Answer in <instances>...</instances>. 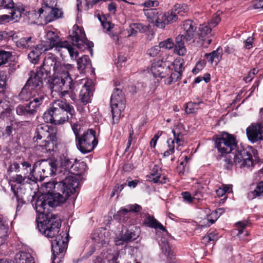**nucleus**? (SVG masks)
I'll use <instances>...</instances> for the list:
<instances>
[{"mask_svg":"<svg viewBox=\"0 0 263 263\" xmlns=\"http://www.w3.org/2000/svg\"><path fill=\"white\" fill-rule=\"evenodd\" d=\"M55 162L57 174L59 177L64 176V177L61 181L56 182L54 189H57L66 197H69L79 190V180L71 175H81L85 171L86 164L84 162L70 159L64 155L60 157L59 162Z\"/></svg>","mask_w":263,"mask_h":263,"instance_id":"obj_1","label":"nucleus"},{"mask_svg":"<svg viewBox=\"0 0 263 263\" xmlns=\"http://www.w3.org/2000/svg\"><path fill=\"white\" fill-rule=\"evenodd\" d=\"M215 147L223 156L226 154L224 167L227 170L232 168L235 164L241 163V167H249L254 164L252 155L243 148H237V142L233 135L223 133L215 140Z\"/></svg>","mask_w":263,"mask_h":263,"instance_id":"obj_2","label":"nucleus"},{"mask_svg":"<svg viewBox=\"0 0 263 263\" xmlns=\"http://www.w3.org/2000/svg\"><path fill=\"white\" fill-rule=\"evenodd\" d=\"M40 217H36L37 227L39 231L46 237L55 239L51 241L52 252V263H60L64 257L68 241V236L63 239V236L59 235L62 221L58 215H47L43 218V221H39Z\"/></svg>","mask_w":263,"mask_h":263,"instance_id":"obj_3","label":"nucleus"},{"mask_svg":"<svg viewBox=\"0 0 263 263\" xmlns=\"http://www.w3.org/2000/svg\"><path fill=\"white\" fill-rule=\"evenodd\" d=\"M48 56L53 60L51 70H52L54 73L49 84L52 92H59L61 98L67 94L69 95L74 83L69 73L72 65L62 63L52 53H48Z\"/></svg>","mask_w":263,"mask_h":263,"instance_id":"obj_4","label":"nucleus"},{"mask_svg":"<svg viewBox=\"0 0 263 263\" xmlns=\"http://www.w3.org/2000/svg\"><path fill=\"white\" fill-rule=\"evenodd\" d=\"M75 115L73 107L62 100L55 101L52 106L43 115L46 122L61 124L66 121L72 122L71 119Z\"/></svg>","mask_w":263,"mask_h":263,"instance_id":"obj_5","label":"nucleus"},{"mask_svg":"<svg viewBox=\"0 0 263 263\" xmlns=\"http://www.w3.org/2000/svg\"><path fill=\"white\" fill-rule=\"evenodd\" d=\"M68 197L60 193L48 192L42 194L36 200L33 199L31 202L36 212L39 214L38 217L42 216L43 218L47 216V215H50L49 208L60 205L61 203L65 202Z\"/></svg>","mask_w":263,"mask_h":263,"instance_id":"obj_6","label":"nucleus"},{"mask_svg":"<svg viewBox=\"0 0 263 263\" xmlns=\"http://www.w3.org/2000/svg\"><path fill=\"white\" fill-rule=\"evenodd\" d=\"M52 60V59H49L47 53L42 65L36 69L34 75L30 76L25 85L32 90L43 88V80L51 77V66L53 63Z\"/></svg>","mask_w":263,"mask_h":263,"instance_id":"obj_7","label":"nucleus"},{"mask_svg":"<svg viewBox=\"0 0 263 263\" xmlns=\"http://www.w3.org/2000/svg\"><path fill=\"white\" fill-rule=\"evenodd\" d=\"M69 36L72 42L71 46L76 50L78 51L75 47L82 51L88 49L91 56L92 55V47L93 46V43L87 40L83 29L75 25L73 26L71 33Z\"/></svg>","mask_w":263,"mask_h":263,"instance_id":"obj_8","label":"nucleus"},{"mask_svg":"<svg viewBox=\"0 0 263 263\" xmlns=\"http://www.w3.org/2000/svg\"><path fill=\"white\" fill-rule=\"evenodd\" d=\"M112 123L117 124L120 118L121 112L125 108V98L122 90L115 88L110 98Z\"/></svg>","mask_w":263,"mask_h":263,"instance_id":"obj_9","label":"nucleus"},{"mask_svg":"<svg viewBox=\"0 0 263 263\" xmlns=\"http://www.w3.org/2000/svg\"><path fill=\"white\" fill-rule=\"evenodd\" d=\"M36 171L33 175L34 179L36 181H42L49 176L57 174L56 162L52 159L42 160L35 162Z\"/></svg>","mask_w":263,"mask_h":263,"instance_id":"obj_10","label":"nucleus"},{"mask_svg":"<svg viewBox=\"0 0 263 263\" xmlns=\"http://www.w3.org/2000/svg\"><path fill=\"white\" fill-rule=\"evenodd\" d=\"M76 146L82 154H87L93 150L97 145L98 141L96 137V132L88 129L83 132V134L76 141Z\"/></svg>","mask_w":263,"mask_h":263,"instance_id":"obj_11","label":"nucleus"},{"mask_svg":"<svg viewBox=\"0 0 263 263\" xmlns=\"http://www.w3.org/2000/svg\"><path fill=\"white\" fill-rule=\"evenodd\" d=\"M47 39L49 42L48 45L49 49H52L53 47L56 50L60 51L61 48H65L68 52L71 59H76L79 55L78 51L76 50L69 43L65 41H60L58 35L53 31H48L46 34Z\"/></svg>","mask_w":263,"mask_h":263,"instance_id":"obj_12","label":"nucleus"},{"mask_svg":"<svg viewBox=\"0 0 263 263\" xmlns=\"http://www.w3.org/2000/svg\"><path fill=\"white\" fill-rule=\"evenodd\" d=\"M78 95L81 102L86 104L89 102L92 92L91 91L89 85L86 83L83 84L81 82L76 81L73 84L69 97L73 101H75Z\"/></svg>","mask_w":263,"mask_h":263,"instance_id":"obj_13","label":"nucleus"},{"mask_svg":"<svg viewBox=\"0 0 263 263\" xmlns=\"http://www.w3.org/2000/svg\"><path fill=\"white\" fill-rule=\"evenodd\" d=\"M213 35L211 26L206 23L200 24L196 32L197 39L195 45L198 47H207L212 42L210 37Z\"/></svg>","mask_w":263,"mask_h":263,"instance_id":"obj_14","label":"nucleus"},{"mask_svg":"<svg viewBox=\"0 0 263 263\" xmlns=\"http://www.w3.org/2000/svg\"><path fill=\"white\" fill-rule=\"evenodd\" d=\"M151 70L155 77L165 78L171 72V63L160 60L155 61L152 64Z\"/></svg>","mask_w":263,"mask_h":263,"instance_id":"obj_15","label":"nucleus"},{"mask_svg":"<svg viewBox=\"0 0 263 263\" xmlns=\"http://www.w3.org/2000/svg\"><path fill=\"white\" fill-rule=\"evenodd\" d=\"M58 137L56 130L52 129L51 133L42 144L36 145V149L43 153L54 151L58 144Z\"/></svg>","mask_w":263,"mask_h":263,"instance_id":"obj_16","label":"nucleus"},{"mask_svg":"<svg viewBox=\"0 0 263 263\" xmlns=\"http://www.w3.org/2000/svg\"><path fill=\"white\" fill-rule=\"evenodd\" d=\"M182 29L183 30V34H179L182 35L183 38L185 39V41L188 44L192 42L196 43L197 35L195 32H197V26L196 24L190 20H187L183 22L182 25Z\"/></svg>","mask_w":263,"mask_h":263,"instance_id":"obj_17","label":"nucleus"},{"mask_svg":"<svg viewBox=\"0 0 263 263\" xmlns=\"http://www.w3.org/2000/svg\"><path fill=\"white\" fill-rule=\"evenodd\" d=\"M247 137L252 143L263 140V126L260 123L252 124L246 129Z\"/></svg>","mask_w":263,"mask_h":263,"instance_id":"obj_18","label":"nucleus"},{"mask_svg":"<svg viewBox=\"0 0 263 263\" xmlns=\"http://www.w3.org/2000/svg\"><path fill=\"white\" fill-rule=\"evenodd\" d=\"M54 3V2L52 4L50 2L49 4H46L45 6L46 24L59 18L63 14L61 9L54 7L57 6V3L55 4Z\"/></svg>","mask_w":263,"mask_h":263,"instance_id":"obj_19","label":"nucleus"},{"mask_svg":"<svg viewBox=\"0 0 263 263\" xmlns=\"http://www.w3.org/2000/svg\"><path fill=\"white\" fill-rule=\"evenodd\" d=\"M11 189L13 192L17 201L16 215L21 214L23 211V206L26 203L23 196V195L25 194V189L20 187V186H16V185H12Z\"/></svg>","mask_w":263,"mask_h":263,"instance_id":"obj_20","label":"nucleus"},{"mask_svg":"<svg viewBox=\"0 0 263 263\" xmlns=\"http://www.w3.org/2000/svg\"><path fill=\"white\" fill-rule=\"evenodd\" d=\"M140 232V228L138 227H134L126 230L124 234H122L121 238L116 241V244L120 245L124 242L136 240L139 237Z\"/></svg>","mask_w":263,"mask_h":263,"instance_id":"obj_21","label":"nucleus"},{"mask_svg":"<svg viewBox=\"0 0 263 263\" xmlns=\"http://www.w3.org/2000/svg\"><path fill=\"white\" fill-rule=\"evenodd\" d=\"M127 207L128 209H122L115 216L121 222L127 221L129 212L137 213L142 210V207L138 204H129Z\"/></svg>","mask_w":263,"mask_h":263,"instance_id":"obj_22","label":"nucleus"},{"mask_svg":"<svg viewBox=\"0 0 263 263\" xmlns=\"http://www.w3.org/2000/svg\"><path fill=\"white\" fill-rule=\"evenodd\" d=\"M50 127L46 124H40L37 125L35 128L34 136L32 140L34 142L39 143V141L41 140L43 138L47 137L51 133Z\"/></svg>","mask_w":263,"mask_h":263,"instance_id":"obj_23","label":"nucleus"},{"mask_svg":"<svg viewBox=\"0 0 263 263\" xmlns=\"http://www.w3.org/2000/svg\"><path fill=\"white\" fill-rule=\"evenodd\" d=\"M161 168L158 165H155L152 170L149 178L154 183H160L161 184L166 182L167 178L165 176H162Z\"/></svg>","mask_w":263,"mask_h":263,"instance_id":"obj_24","label":"nucleus"},{"mask_svg":"<svg viewBox=\"0 0 263 263\" xmlns=\"http://www.w3.org/2000/svg\"><path fill=\"white\" fill-rule=\"evenodd\" d=\"M34 36H25L20 39L16 42L18 47L22 49H32L36 42Z\"/></svg>","mask_w":263,"mask_h":263,"instance_id":"obj_25","label":"nucleus"},{"mask_svg":"<svg viewBox=\"0 0 263 263\" xmlns=\"http://www.w3.org/2000/svg\"><path fill=\"white\" fill-rule=\"evenodd\" d=\"M147 26L142 23L130 24L127 29L128 36H135L138 32L144 33L148 30Z\"/></svg>","mask_w":263,"mask_h":263,"instance_id":"obj_26","label":"nucleus"},{"mask_svg":"<svg viewBox=\"0 0 263 263\" xmlns=\"http://www.w3.org/2000/svg\"><path fill=\"white\" fill-rule=\"evenodd\" d=\"M185 39L183 38L182 35H178L175 39V43H174L175 53L180 55L183 56L186 53V49L184 45V41Z\"/></svg>","mask_w":263,"mask_h":263,"instance_id":"obj_27","label":"nucleus"},{"mask_svg":"<svg viewBox=\"0 0 263 263\" xmlns=\"http://www.w3.org/2000/svg\"><path fill=\"white\" fill-rule=\"evenodd\" d=\"M144 224L149 228L157 230L159 229L163 232H167L164 226L160 223L154 216L148 214L144 220Z\"/></svg>","mask_w":263,"mask_h":263,"instance_id":"obj_28","label":"nucleus"},{"mask_svg":"<svg viewBox=\"0 0 263 263\" xmlns=\"http://www.w3.org/2000/svg\"><path fill=\"white\" fill-rule=\"evenodd\" d=\"M16 111L18 115L30 116L34 115L37 110L33 108L29 102L26 105H19L16 108Z\"/></svg>","mask_w":263,"mask_h":263,"instance_id":"obj_29","label":"nucleus"},{"mask_svg":"<svg viewBox=\"0 0 263 263\" xmlns=\"http://www.w3.org/2000/svg\"><path fill=\"white\" fill-rule=\"evenodd\" d=\"M15 260L16 263H34L31 254L23 251H20L16 254Z\"/></svg>","mask_w":263,"mask_h":263,"instance_id":"obj_30","label":"nucleus"},{"mask_svg":"<svg viewBox=\"0 0 263 263\" xmlns=\"http://www.w3.org/2000/svg\"><path fill=\"white\" fill-rule=\"evenodd\" d=\"M160 246L162 253L166 256L168 260H171L174 258L173 247L167 241L161 240Z\"/></svg>","mask_w":263,"mask_h":263,"instance_id":"obj_31","label":"nucleus"},{"mask_svg":"<svg viewBox=\"0 0 263 263\" xmlns=\"http://www.w3.org/2000/svg\"><path fill=\"white\" fill-rule=\"evenodd\" d=\"M77 65L79 70L83 72L87 68L91 66V61L88 55H83L77 61Z\"/></svg>","mask_w":263,"mask_h":263,"instance_id":"obj_32","label":"nucleus"},{"mask_svg":"<svg viewBox=\"0 0 263 263\" xmlns=\"http://www.w3.org/2000/svg\"><path fill=\"white\" fill-rule=\"evenodd\" d=\"M260 196L263 197V181L259 182L253 191L248 193V198L249 200Z\"/></svg>","mask_w":263,"mask_h":263,"instance_id":"obj_33","label":"nucleus"},{"mask_svg":"<svg viewBox=\"0 0 263 263\" xmlns=\"http://www.w3.org/2000/svg\"><path fill=\"white\" fill-rule=\"evenodd\" d=\"M45 6H42V7L38 9H35L30 13V15H31V17L35 20H39L41 22L43 20L46 23V14L45 12Z\"/></svg>","mask_w":263,"mask_h":263,"instance_id":"obj_34","label":"nucleus"},{"mask_svg":"<svg viewBox=\"0 0 263 263\" xmlns=\"http://www.w3.org/2000/svg\"><path fill=\"white\" fill-rule=\"evenodd\" d=\"M21 165L22 166V170L23 171V174L24 175H27L28 177L31 176L33 177V175L36 171L35 168H34L35 163L33 165V166H31V164L27 161H23L21 163Z\"/></svg>","mask_w":263,"mask_h":263,"instance_id":"obj_35","label":"nucleus"},{"mask_svg":"<svg viewBox=\"0 0 263 263\" xmlns=\"http://www.w3.org/2000/svg\"><path fill=\"white\" fill-rule=\"evenodd\" d=\"M32 90L31 89L25 85L18 95L19 99L26 101L30 100L32 96Z\"/></svg>","mask_w":263,"mask_h":263,"instance_id":"obj_36","label":"nucleus"},{"mask_svg":"<svg viewBox=\"0 0 263 263\" xmlns=\"http://www.w3.org/2000/svg\"><path fill=\"white\" fill-rule=\"evenodd\" d=\"M184 63V60L182 58L176 59L173 63H171V71L174 69L175 71L182 73L184 69L183 66Z\"/></svg>","mask_w":263,"mask_h":263,"instance_id":"obj_37","label":"nucleus"},{"mask_svg":"<svg viewBox=\"0 0 263 263\" xmlns=\"http://www.w3.org/2000/svg\"><path fill=\"white\" fill-rule=\"evenodd\" d=\"M12 12L15 13L16 21H17L22 16V13L25 10V7L22 4L14 3V7L12 8Z\"/></svg>","mask_w":263,"mask_h":263,"instance_id":"obj_38","label":"nucleus"},{"mask_svg":"<svg viewBox=\"0 0 263 263\" xmlns=\"http://www.w3.org/2000/svg\"><path fill=\"white\" fill-rule=\"evenodd\" d=\"M164 16V13H162V12L160 13H159L157 15L156 18L154 20V22H153L157 27L164 28L167 24V23L165 22V17Z\"/></svg>","mask_w":263,"mask_h":263,"instance_id":"obj_39","label":"nucleus"},{"mask_svg":"<svg viewBox=\"0 0 263 263\" xmlns=\"http://www.w3.org/2000/svg\"><path fill=\"white\" fill-rule=\"evenodd\" d=\"M164 16L165 17L166 19L165 22L167 23V24L176 22L178 18L177 12L174 10L173 8L168 12L164 13Z\"/></svg>","mask_w":263,"mask_h":263,"instance_id":"obj_40","label":"nucleus"},{"mask_svg":"<svg viewBox=\"0 0 263 263\" xmlns=\"http://www.w3.org/2000/svg\"><path fill=\"white\" fill-rule=\"evenodd\" d=\"M202 103V101L199 102H189L186 104L185 112L187 114H193L197 111L198 107L197 106Z\"/></svg>","mask_w":263,"mask_h":263,"instance_id":"obj_41","label":"nucleus"},{"mask_svg":"<svg viewBox=\"0 0 263 263\" xmlns=\"http://www.w3.org/2000/svg\"><path fill=\"white\" fill-rule=\"evenodd\" d=\"M169 75L170 77L166 80L165 83L170 85L172 82H175L180 79L182 76V73L174 70V72L171 71Z\"/></svg>","mask_w":263,"mask_h":263,"instance_id":"obj_42","label":"nucleus"},{"mask_svg":"<svg viewBox=\"0 0 263 263\" xmlns=\"http://www.w3.org/2000/svg\"><path fill=\"white\" fill-rule=\"evenodd\" d=\"M143 11L147 18L151 20L152 22H154V20L156 18L157 15L159 13V11L156 9H144Z\"/></svg>","mask_w":263,"mask_h":263,"instance_id":"obj_43","label":"nucleus"},{"mask_svg":"<svg viewBox=\"0 0 263 263\" xmlns=\"http://www.w3.org/2000/svg\"><path fill=\"white\" fill-rule=\"evenodd\" d=\"M11 15L3 14L0 15V25L4 24L11 21H15V13L11 12Z\"/></svg>","mask_w":263,"mask_h":263,"instance_id":"obj_44","label":"nucleus"},{"mask_svg":"<svg viewBox=\"0 0 263 263\" xmlns=\"http://www.w3.org/2000/svg\"><path fill=\"white\" fill-rule=\"evenodd\" d=\"M40 55L41 54L32 48V50L28 55V58L32 63L36 64L38 62Z\"/></svg>","mask_w":263,"mask_h":263,"instance_id":"obj_45","label":"nucleus"},{"mask_svg":"<svg viewBox=\"0 0 263 263\" xmlns=\"http://www.w3.org/2000/svg\"><path fill=\"white\" fill-rule=\"evenodd\" d=\"M174 10L177 12V14L182 15V13H185L188 11V7L185 4H176L173 7Z\"/></svg>","mask_w":263,"mask_h":263,"instance_id":"obj_46","label":"nucleus"},{"mask_svg":"<svg viewBox=\"0 0 263 263\" xmlns=\"http://www.w3.org/2000/svg\"><path fill=\"white\" fill-rule=\"evenodd\" d=\"M11 56L12 54L10 52L5 51H0V66L6 63Z\"/></svg>","mask_w":263,"mask_h":263,"instance_id":"obj_47","label":"nucleus"},{"mask_svg":"<svg viewBox=\"0 0 263 263\" xmlns=\"http://www.w3.org/2000/svg\"><path fill=\"white\" fill-rule=\"evenodd\" d=\"M159 45L160 48L165 49H171L174 47V43L172 39L168 38L164 41L160 42Z\"/></svg>","mask_w":263,"mask_h":263,"instance_id":"obj_48","label":"nucleus"},{"mask_svg":"<svg viewBox=\"0 0 263 263\" xmlns=\"http://www.w3.org/2000/svg\"><path fill=\"white\" fill-rule=\"evenodd\" d=\"M45 99H38L37 98L32 97L30 100V105L36 110L42 104Z\"/></svg>","mask_w":263,"mask_h":263,"instance_id":"obj_49","label":"nucleus"},{"mask_svg":"<svg viewBox=\"0 0 263 263\" xmlns=\"http://www.w3.org/2000/svg\"><path fill=\"white\" fill-rule=\"evenodd\" d=\"M32 48L34 49L40 54H41L47 50H50L47 45L44 44L43 43L39 44L36 45H35L34 47Z\"/></svg>","mask_w":263,"mask_h":263,"instance_id":"obj_50","label":"nucleus"},{"mask_svg":"<svg viewBox=\"0 0 263 263\" xmlns=\"http://www.w3.org/2000/svg\"><path fill=\"white\" fill-rule=\"evenodd\" d=\"M172 133H173L174 139L176 140V143L180 145V142L183 141V135L178 128L173 129Z\"/></svg>","mask_w":263,"mask_h":263,"instance_id":"obj_51","label":"nucleus"},{"mask_svg":"<svg viewBox=\"0 0 263 263\" xmlns=\"http://www.w3.org/2000/svg\"><path fill=\"white\" fill-rule=\"evenodd\" d=\"M218 236L216 233L214 232L209 233L206 236L203 238V240L205 242H210L211 241H216L218 240Z\"/></svg>","mask_w":263,"mask_h":263,"instance_id":"obj_52","label":"nucleus"},{"mask_svg":"<svg viewBox=\"0 0 263 263\" xmlns=\"http://www.w3.org/2000/svg\"><path fill=\"white\" fill-rule=\"evenodd\" d=\"M72 129L76 137V141L82 136L84 132L80 125L74 124L72 126Z\"/></svg>","mask_w":263,"mask_h":263,"instance_id":"obj_53","label":"nucleus"},{"mask_svg":"<svg viewBox=\"0 0 263 263\" xmlns=\"http://www.w3.org/2000/svg\"><path fill=\"white\" fill-rule=\"evenodd\" d=\"M29 177L27 175H24L23 176L22 175H16L15 176L13 177L14 181L16 182L18 184H24L25 182L28 181Z\"/></svg>","mask_w":263,"mask_h":263,"instance_id":"obj_54","label":"nucleus"},{"mask_svg":"<svg viewBox=\"0 0 263 263\" xmlns=\"http://www.w3.org/2000/svg\"><path fill=\"white\" fill-rule=\"evenodd\" d=\"M32 97L37 98L38 99H45L46 95L43 90V88L39 89H34L32 90Z\"/></svg>","mask_w":263,"mask_h":263,"instance_id":"obj_55","label":"nucleus"},{"mask_svg":"<svg viewBox=\"0 0 263 263\" xmlns=\"http://www.w3.org/2000/svg\"><path fill=\"white\" fill-rule=\"evenodd\" d=\"M160 48L159 45L154 46L147 51V54L150 57H155L160 52Z\"/></svg>","mask_w":263,"mask_h":263,"instance_id":"obj_56","label":"nucleus"},{"mask_svg":"<svg viewBox=\"0 0 263 263\" xmlns=\"http://www.w3.org/2000/svg\"><path fill=\"white\" fill-rule=\"evenodd\" d=\"M0 7L11 10L14 7V2L12 0H2L0 2Z\"/></svg>","mask_w":263,"mask_h":263,"instance_id":"obj_57","label":"nucleus"},{"mask_svg":"<svg viewBox=\"0 0 263 263\" xmlns=\"http://www.w3.org/2000/svg\"><path fill=\"white\" fill-rule=\"evenodd\" d=\"M220 21L221 18L219 17V15L218 14H215L213 16L210 22L206 24L211 26V28L212 29V28L216 27L220 22Z\"/></svg>","mask_w":263,"mask_h":263,"instance_id":"obj_58","label":"nucleus"},{"mask_svg":"<svg viewBox=\"0 0 263 263\" xmlns=\"http://www.w3.org/2000/svg\"><path fill=\"white\" fill-rule=\"evenodd\" d=\"M222 51V48L219 47L216 50H214L212 52H211L212 54L214 56V57L215 58V62H216V63L220 61V59L221 58Z\"/></svg>","mask_w":263,"mask_h":263,"instance_id":"obj_59","label":"nucleus"},{"mask_svg":"<svg viewBox=\"0 0 263 263\" xmlns=\"http://www.w3.org/2000/svg\"><path fill=\"white\" fill-rule=\"evenodd\" d=\"M205 63L206 62L204 60L198 62L197 63L196 66L193 69V73L196 74L199 71L201 70L205 65Z\"/></svg>","mask_w":263,"mask_h":263,"instance_id":"obj_60","label":"nucleus"},{"mask_svg":"<svg viewBox=\"0 0 263 263\" xmlns=\"http://www.w3.org/2000/svg\"><path fill=\"white\" fill-rule=\"evenodd\" d=\"M254 41V38L253 36H249L244 42V46L247 49H250L253 47V43Z\"/></svg>","mask_w":263,"mask_h":263,"instance_id":"obj_61","label":"nucleus"},{"mask_svg":"<svg viewBox=\"0 0 263 263\" xmlns=\"http://www.w3.org/2000/svg\"><path fill=\"white\" fill-rule=\"evenodd\" d=\"M108 10L111 14H116L117 11V5L116 3L111 2L109 3L108 5Z\"/></svg>","mask_w":263,"mask_h":263,"instance_id":"obj_62","label":"nucleus"},{"mask_svg":"<svg viewBox=\"0 0 263 263\" xmlns=\"http://www.w3.org/2000/svg\"><path fill=\"white\" fill-rule=\"evenodd\" d=\"M182 195L185 201L187 202H191L193 201V198L190 193L187 192H182Z\"/></svg>","mask_w":263,"mask_h":263,"instance_id":"obj_63","label":"nucleus"},{"mask_svg":"<svg viewBox=\"0 0 263 263\" xmlns=\"http://www.w3.org/2000/svg\"><path fill=\"white\" fill-rule=\"evenodd\" d=\"M253 8L255 9H263V0L255 1L253 4Z\"/></svg>","mask_w":263,"mask_h":263,"instance_id":"obj_64","label":"nucleus"}]
</instances>
